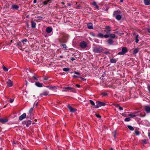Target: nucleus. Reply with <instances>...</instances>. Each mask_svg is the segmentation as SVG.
Segmentation results:
<instances>
[{"label": "nucleus", "mask_w": 150, "mask_h": 150, "mask_svg": "<svg viewBox=\"0 0 150 150\" xmlns=\"http://www.w3.org/2000/svg\"><path fill=\"white\" fill-rule=\"evenodd\" d=\"M67 5L68 6H70L71 5V4L70 3H67Z\"/></svg>", "instance_id": "obj_56"}, {"label": "nucleus", "mask_w": 150, "mask_h": 150, "mask_svg": "<svg viewBox=\"0 0 150 150\" xmlns=\"http://www.w3.org/2000/svg\"><path fill=\"white\" fill-rule=\"evenodd\" d=\"M6 84L8 87H11L13 85V82L10 79H8L7 81Z\"/></svg>", "instance_id": "obj_7"}, {"label": "nucleus", "mask_w": 150, "mask_h": 150, "mask_svg": "<svg viewBox=\"0 0 150 150\" xmlns=\"http://www.w3.org/2000/svg\"><path fill=\"white\" fill-rule=\"evenodd\" d=\"M92 4L96 7L97 9L99 8V6L97 5L95 1H93L92 2Z\"/></svg>", "instance_id": "obj_24"}, {"label": "nucleus", "mask_w": 150, "mask_h": 150, "mask_svg": "<svg viewBox=\"0 0 150 150\" xmlns=\"http://www.w3.org/2000/svg\"><path fill=\"white\" fill-rule=\"evenodd\" d=\"M128 116L131 117L133 118L135 117L136 115L134 113H131L129 114Z\"/></svg>", "instance_id": "obj_25"}, {"label": "nucleus", "mask_w": 150, "mask_h": 150, "mask_svg": "<svg viewBox=\"0 0 150 150\" xmlns=\"http://www.w3.org/2000/svg\"><path fill=\"white\" fill-rule=\"evenodd\" d=\"M14 101V100L10 98L9 100L10 102L11 103H12Z\"/></svg>", "instance_id": "obj_43"}, {"label": "nucleus", "mask_w": 150, "mask_h": 150, "mask_svg": "<svg viewBox=\"0 0 150 150\" xmlns=\"http://www.w3.org/2000/svg\"><path fill=\"white\" fill-rule=\"evenodd\" d=\"M3 69L5 71H7L8 70V69L7 68L5 67L4 66H3Z\"/></svg>", "instance_id": "obj_31"}, {"label": "nucleus", "mask_w": 150, "mask_h": 150, "mask_svg": "<svg viewBox=\"0 0 150 150\" xmlns=\"http://www.w3.org/2000/svg\"><path fill=\"white\" fill-rule=\"evenodd\" d=\"M130 120V119L129 117H127L125 118L124 120L125 122H129Z\"/></svg>", "instance_id": "obj_35"}, {"label": "nucleus", "mask_w": 150, "mask_h": 150, "mask_svg": "<svg viewBox=\"0 0 150 150\" xmlns=\"http://www.w3.org/2000/svg\"><path fill=\"white\" fill-rule=\"evenodd\" d=\"M135 42L136 43H138V42H139L138 39V38H135Z\"/></svg>", "instance_id": "obj_47"}, {"label": "nucleus", "mask_w": 150, "mask_h": 150, "mask_svg": "<svg viewBox=\"0 0 150 150\" xmlns=\"http://www.w3.org/2000/svg\"><path fill=\"white\" fill-rule=\"evenodd\" d=\"M29 81H30L32 83H33L34 82V80H33V79L32 78V79H31V78H30L29 79Z\"/></svg>", "instance_id": "obj_39"}, {"label": "nucleus", "mask_w": 150, "mask_h": 150, "mask_svg": "<svg viewBox=\"0 0 150 150\" xmlns=\"http://www.w3.org/2000/svg\"><path fill=\"white\" fill-rule=\"evenodd\" d=\"M63 89H67L69 90H72L73 89V88L71 87H63Z\"/></svg>", "instance_id": "obj_27"}, {"label": "nucleus", "mask_w": 150, "mask_h": 150, "mask_svg": "<svg viewBox=\"0 0 150 150\" xmlns=\"http://www.w3.org/2000/svg\"><path fill=\"white\" fill-rule=\"evenodd\" d=\"M105 29L106 30H108V31L107 32V33H110L111 30V29L110 26H106L105 27Z\"/></svg>", "instance_id": "obj_22"}, {"label": "nucleus", "mask_w": 150, "mask_h": 150, "mask_svg": "<svg viewBox=\"0 0 150 150\" xmlns=\"http://www.w3.org/2000/svg\"><path fill=\"white\" fill-rule=\"evenodd\" d=\"M28 41V40L27 39H24L21 41V42L23 43V44H25V42H26Z\"/></svg>", "instance_id": "obj_30"}, {"label": "nucleus", "mask_w": 150, "mask_h": 150, "mask_svg": "<svg viewBox=\"0 0 150 150\" xmlns=\"http://www.w3.org/2000/svg\"><path fill=\"white\" fill-rule=\"evenodd\" d=\"M76 87L79 88L80 87V85L79 84H76L75 85Z\"/></svg>", "instance_id": "obj_49"}, {"label": "nucleus", "mask_w": 150, "mask_h": 150, "mask_svg": "<svg viewBox=\"0 0 150 150\" xmlns=\"http://www.w3.org/2000/svg\"><path fill=\"white\" fill-rule=\"evenodd\" d=\"M37 2V0H34L33 2L34 4H35Z\"/></svg>", "instance_id": "obj_53"}, {"label": "nucleus", "mask_w": 150, "mask_h": 150, "mask_svg": "<svg viewBox=\"0 0 150 150\" xmlns=\"http://www.w3.org/2000/svg\"><path fill=\"white\" fill-rule=\"evenodd\" d=\"M147 32L150 33V28H147Z\"/></svg>", "instance_id": "obj_51"}, {"label": "nucleus", "mask_w": 150, "mask_h": 150, "mask_svg": "<svg viewBox=\"0 0 150 150\" xmlns=\"http://www.w3.org/2000/svg\"><path fill=\"white\" fill-rule=\"evenodd\" d=\"M88 28L89 29H92L93 28L92 23H89L87 24Z\"/></svg>", "instance_id": "obj_19"}, {"label": "nucleus", "mask_w": 150, "mask_h": 150, "mask_svg": "<svg viewBox=\"0 0 150 150\" xmlns=\"http://www.w3.org/2000/svg\"><path fill=\"white\" fill-rule=\"evenodd\" d=\"M43 4L44 5H47L48 3L47 2V1H45L43 2Z\"/></svg>", "instance_id": "obj_42"}, {"label": "nucleus", "mask_w": 150, "mask_h": 150, "mask_svg": "<svg viewBox=\"0 0 150 150\" xmlns=\"http://www.w3.org/2000/svg\"><path fill=\"white\" fill-rule=\"evenodd\" d=\"M71 60L72 61H73L74 60H75V59L74 58V57H71Z\"/></svg>", "instance_id": "obj_52"}, {"label": "nucleus", "mask_w": 150, "mask_h": 150, "mask_svg": "<svg viewBox=\"0 0 150 150\" xmlns=\"http://www.w3.org/2000/svg\"><path fill=\"white\" fill-rule=\"evenodd\" d=\"M79 46L82 49H84L86 47L87 44L86 42L83 41L80 42Z\"/></svg>", "instance_id": "obj_4"}, {"label": "nucleus", "mask_w": 150, "mask_h": 150, "mask_svg": "<svg viewBox=\"0 0 150 150\" xmlns=\"http://www.w3.org/2000/svg\"><path fill=\"white\" fill-rule=\"evenodd\" d=\"M144 110L147 113H150V106L146 105L144 107Z\"/></svg>", "instance_id": "obj_8"}, {"label": "nucleus", "mask_w": 150, "mask_h": 150, "mask_svg": "<svg viewBox=\"0 0 150 150\" xmlns=\"http://www.w3.org/2000/svg\"><path fill=\"white\" fill-rule=\"evenodd\" d=\"M35 85L38 87H41L42 86V84L41 83L38 82H36L35 83Z\"/></svg>", "instance_id": "obj_18"}, {"label": "nucleus", "mask_w": 150, "mask_h": 150, "mask_svg": "<svg viewBox=\"0 0 150 150\" xmlns=\"http://www.w3.org/2000/svg\"><path fill=\"white\" fill-rule=\"evenodd\" d=\"M61 4H64V2H61Z\"/></svg>", "instance_id": "obj_59"}, {"label": "nucleus", "mask_w": 150, "mask_h": 150, "mask_svg": "<svg viewBox=\"0 0 150 150\" xmlns=\"http://www.w3.org/2000/svg\"><path fill=\"white\" fill-rule=\"evenodd\" d=\"M31 24L32 28H35L36 27V23L32 21L31 22Z\"/></svg>", "instance_id": "obj_21"}, {"label": "nucleus", "mask_w": 150, "mask_h": 150, "mask_svg": "<svg viewBox=\"0 0 150 150\" xmlns=\"http://www.w3.org/2000/svg\"><path fill=\"white\" fill-rule=\"evenodd\" d=\"M93 51L95 53H100L103 52V49L102 47L98 46L93 47Z\"/></svg>", "instance_id": "obj_2"}, {"label": "nucleus", "mask_w": 150, "mask_h": 150, "mask_svg": "<svg viewBox=\"0 0 150 150\" xmlns=\"http://www.w3.org/2000/svg\"><path fill=\"white\" fill-rule=\"evenodd\" d=\"M95 115L97 117L100 118L101 117L99 115L96 114Z\"/></svg>", "instance_id": "obj_44"}, {"label": "nucleus", "mask_w": 150, "mask_h": 150, "mask_svg": "<svg viewBox=\"0 0 150 150\" xmlns=\"http://www.w3.org/2000/svg\"><path fill=\"white\" fill-rule=\"evenodd\" d=\"M51 0H47V2H49Z\"/></svg>", "instance_id": "obj_58"}, {"label": "nucleus", "mask_w": 150, "mask_h": 150, "mask_svg": "<svg viewBox=\"0 0 150 150\" xmlns=\"http://www.w3.org/2000/svg\"><path fill=\"white\" fill-rule=\"evenodd\" d=\"M107 42L109 45H111L113 43V41L111 39H109L108 40Z\"/></svg>", "instance_id": "obj_20"}, {"label": "nucleus", "mask_w": 150, "mask_h": 150, "mask_svg": "<svg viewBox=\"0 0 150 150\" xmlns=\"http://www.w3.org/2000/svg\"><path fill=\"white\" fill-rule=\"evenodd\" d=\"M63 70L64 71L66 72L69 71L70 70L69 68H64Z\"/></svg>", "instance_id": "obj_29"}, {"label": "nucleus", "mask_w": 150, "mask_h": 150, "mask_svg": "<svg viewBox=\"0 0 150 150\" xmlns=\"http://www.w3.org/2000/svg\"><path fill=\"white\" fill-rule=\"evenodd\" d=\"M119 109L120 110H123V108L121 106H119Z\"/></svg>", "instance_id": "obj_48"}, {"label": "nucleus", "mask_w": 150, "mask_h": 150, "mask_svg": "<svg viewBox=\"0 0 150 150\" xmlns=\"http://www.w3.org/2000/svg\"><path fill=\"white\" fill-rule=\"evenodd\" d=\"M110 150H113V149L112 148H111Z\"/></svg>", "instance_id": "obj_61"}, {"label": "nucleus", "mask_w": 150, "mask_h": 150, "mask_svg": "<svg viewBox=\"0 0 150 150\" xmlns=\"http://www.w3.org/2000/svg\"><path fill=\"white\" fill-rule=\"evenodd\" d=\"M127 52L126 47H124L122 48V51L119 52L118 54L119 55H124Z\"/></svg>", "instance_id": "obj_5"}, {"label": "nucleus", "mask_w": 150, "mask_h": 150, "mask_svg": "<svg viewBox=\"0 0 150 150\" xmlns=\"http://www.w3.org/2000/svg\"><path fill=\"white\" fill-rule=\"evenodd\" d=\"M33 79V80L35 81H37L38 80V78L37 77H36L35 76H33L32 77Z\"/></svg>", "instance_id": "obj_38"}, {"label": "nucleus", "mask_w": 150, "mask_h": 150, "mask_svg": "<svg viewBox=\"0 0 150 150\" xmlns=\"http://www.w3.org/2000/svg\"><path fill=\"white\" fill-rule=\"evenodd\" d=\"M135 133L137 135H139V131L137 130H135Z\"/></svg>", "instance_id": "obj_33"}, {"label": "nucleus", "mask_w": 150, "mask_h": 150, "mask_svg": "<svg viewBox=\"0 0 150 150\" xmlns=\"http://www.w3.org/2000/svg\"><path fill=\"white\" fill-rule=\"evenodd\" d=\"M109 38L110 37L112 38H115V35L114 34H111L110 35H108Z\"/></svg>", "instance_id": "obj_26"}, {"label": "nucleus", "mask_w": 150, "mask_h": 150, "mask_svg": "<svg viewBox=\"0 0 150 150\" xmlns=\"http://www.w3.org/2000/svg\"><path fill=\"white\" fill-rule=\"evenodd\" d=\"M49 92L47 91H45L42 93L40 94V96L41 97H42L43 96H46L48 95Z\"/></svg>", "instance_id": "obj_11"}, {"label": "nucleus", "mask_w": 150, "mask_h": 150, "mask_svg": "<svg viewBox=\"0 0 150 150\" xmlns=\"http://www.w3.org/2000/svg\"><path fill=\"white\" fill-rule=\"evenodd\" d=\"M73 73L74 74H77V75H80V74L79 72H76V71H74Z\"/></svg>", "instance_id": "obj_41"}, {"label": "nucleus", "mask_w": 150, "mask_h": 150, "mask_svg": "<svg viewBox=\"0 0 150 150\" xmlns=\"http://www.w3.org/2000/svg\"><path fill=\"white\" fill-rule=\"evenodd\" d=\"M67 107L69 109L70 112H74L76 111V110L75 108H72L71 106L69 105H68Z\"/></svg>", "instance_id": "obj_9"}, {"label": "nucleus", "mask_w": 150, "mask_h": 150, "mask_svg": "<svg viewBox=\"0 0 150 150\" xmlns=\"http://www.w3.org/2000/svg\"><path fill=\"white\" fill-rule=\"evenodd\" d=\"M98 36L99 38H103L105 37V38H109V36L108 34L103 35L101 33H99L98 34Z\"/></svg>", "instance_id": "obj_6"}, {"label": "nucleus", "mask_w": 150, "mask_h": 150, "mask_svg": "<svg viewBox=\"0 0 150 150\" xmlns=\"http://www.w3.org/2000/svg\"><path fill=\"white\" fill-rule=\"evenodd\" d=\"M19 8V7L17 5H13L11 6V8L13 9H18Z\"/></svg>", "instance_id": "obj_16"}, {"label": "nucleus", "mask_w": 150, "mask_h": 150, "mask_svg": "<svg viewBox=\"0 0 150 150\" xmlns=\"http://www.w3.org/2000/svg\"><path fill=\"white\" fill-rule=\"evenodd\" d=\"M117 60V59L112 58L110 59V62L111 63H115Z\"/></svg>", "instance_id": "obj_14"}, {"label": "nucleus", "mask_w": 150, "mask_h": 150, "mask_svg": "<svg viewBox=\"0 0 150 150\" xmlns=\"http://www.w3.org/2000/svg\"><path fill=\"white\" fill-rule=\"evenodd\" d=\"M80 6H78V7H79Z\"/></svg>", "instance_id": "obj_64"}, {"label": "nucleus", "mask_w": 150, "mask_h": 150, "mask_svg": "<svg viewBox=\"0 0 150 150\" xmlns=\"http://www.w3.org/2000/svg\"><path fill=\"white\" fill-rule=\"evenodd\" d=\"M121 13V12L120 10H118L114 12L113 16L117 20L120 21L122 18V15L120 14Z\"/></svg>", "instance_id": "obj_1"}, {"label": "nucleus", "mask_w": 150, "mask_h": 150, "mask_svg": "<svg viewBox=\"0 0 150 150\" xmlns=\"http://www.w3.org/2000/svg\"><path fill=\"white\" fill-rule=\"evenodd\" d=\"M96 105L94 107L95 108H98L99 107L102 106H105L106 105V104L103 102L99 101H97L96 102Z\"/></svg>", "instance_id": "obj_3"}, {"label": "nucleus", "mask_w": 150, "mask_h": 150, "mask_svg": "<svg viewBox=\"0 0 150 150\" xmlns=\"http://www.w3.org/2000/svg\"><path fill=\"white\" fill-rule=\"evenodd\" d=\"M127 127L130 130L133 131L134 129V128L130 125H128L127 126Z\"/></svg>", "instance_id": "obj_28"}, {"label": "nucleus", "mask_w": 150, "mask_h": 150, "mask_svg": "<svg viewBox=\"0 0 150 150\" xmlns=\"http://www.w3.org/2000/svg\"><path fill=\"white\" fill-rule=\"evenodd\" d=\"M8 120L6 118H0V122L3 123H4L7 122Z\"/></svg>", "instance_id": "obj_10"}, {"label": "nucleus", "mask_w": 150, "mask_h": 150, "mask_svg": "<svg viewBox=\"0 0 150 150\" xmlns=\"http://www.w3.org/2000/svg\"><path fill=\"white\" fill-rule=\"evenodd\" d=\"M120 2H123V0H120Z\"/></svg>", "instance_id": "obj_62"}, {"label": "nucleus", "mask_w": 150, "mask_h": 150, "mask_svg": "<svg viewBox=\"0 0 150 150\" xmlns=\"http://www.w3.org/2000/svg\"><path fill=\"white\" fill-rule=\"evenodd\" d=\"M101 95L102 96H104L107 95L108 94L106 93L103 92L102 93H101Z\"/></svg>", "instance_id": "obj_37"}, {"label": "nucleus", "mask_w": 150, "mask_h": 150, "mask_svg": "<svg viewBox=\"0 0 150 150\" xmlns=\"http://www.w3.org/2000/svg\"><path fill=\"white\" fill-rule=\"evenodd\" d=\"M138 37H139V35H136V36L135 38H138Z\"/></svg>", "instance_id": "obj_54"}, {"label": "nucleus", "mask_w": 150, "mask_h": 150, "mask_svg": "<svg viewBox=\"0 0 150 150\" xmlns=\"http://www.w3.org/2000/svg\"><path fill=\"white\" fill-rule=\"evenodd\" d=\"M52 30V28L51 27H48L46 28V31L48 33H50Z\"/></svg>", "instance_id": "obj_12"}, {"label": "nucleus", "mask_w": 150, "mask_h": 150, "mask_svg": "<svg viewBox=\"0 0 150 150\" xmlns=\"http://www.w3.org/2000/svg\"><path fill=\"white\" fill-rule=\"evenodd\" d=\"M33 110V108H30L29 110V113L30 115H31Z\"/></svg>", "instance_id": "obj_34"}, {"label": "nucleus", "mask_w": 150, "mask_h": 150, "mask_svg": "<svg viewBox=\"0 0 150 150\" xmlns=\"http://www.w3.org/2000/svg\"><path fill=\"white\" fill-rule=\"evenodd\" d=\"M72 77L74 78H76L78 77V76L76 75H74L72 76Z\"/></svg>", "instance_id": "obj_50"}, {"label": "nucleus", "mask_w": 150, "mask_h": 150, "mask_svg": "<svg viewBox=\"0 0 150 150\" xmlns=\"http://www.w3.org/2000/svg\"><path fill=\"white\" fill-rule=\"evenodd\" d=\"M148 89L149 91V93H150V85H149L148 86Z\"/></svg>", "instance_id": "obj_45"}, {"label": "nucleus", "mask_w": 150, "mask_h": 150, "mask_svg": "<svg viewBox=\"0 0 150 150\" xmlns=\"http://www.w3.org/2000/svg\"><path fill=\"white\" fill-rule=\"evenodd\" d=\"M89 102L91 104V105H92L93 106H95V104L94 103V102L92 100H89Z\"/></svg>", "instance_id": "obj_32"}, {"label": "nucleus", "mask_w": 150, "mask_h": 150, "mask_svg": "<svg viewBox=\"0 0 150 150\" xmlns=\"http://www.w3.org/2000/svg\"><path fill=\"white\" fill-rule=\"evenodd\" d=\"M24 122L25 123V124H26V126L28 127L31 124V121L30 120H28L26 121H24Z\"/></svg>", "instance_id": "obj_13"}, {"label": "nucleus", "mask_w": 150, "mask_h": 150, "mask_svg": "<svg viewBox=\"0 0 150 150\" xmlns=\"http://www.w3.org/2000/svg\"><path fill=\"white\" fill-rule=\"evenodd\" d=\"M143 142L144 143H146V141L145 140H144V141H143Z\"/></svg>", "instance_id": "obj_57"}, {"label": "nucleus", "mask_w": 150, "mask_h": 150, "mask_svg": "<svg viewBox=\"0 0 150 150\" xmlns=\"http://www.w3.org/2000/svg\"><path fill=\"white\" fill-rule=\"evenodd\" d=\"M17 45L20 46H22V44L21 42H19L17 43Z\"/></svg>", "instance_id": "obj_40"}, {"label": "nucleus", "mask_w": 150, "mask_h": 150, "mask_svg": "<svg viewBox=\"0 0 150 150\" xmlns=\"http://www.w3.org/2000/svg\"><path fill=\"white\" fill-rule=\"evenodd\" d=\"M12 42V40H11V42Z\"/></svg>", "instance_id": "obj_63"}, {"label": "nucleus", "mask_w": 150, "mask_h": 150, "mask_svg": "<svg viewBox=\"0 0 150 150\" xmlns=\"http://www.w3.org/2000/svg\"><path fill=\"white\" fill-rule=\"evenodd\" d=\"M61 46L63 47L65 49L67 48V47L66 45L64 44H63L61 45Z\"/></svg>", "instance_id": "obj_36"}, {"label": "nucleus", "mask_w": 150, "mask_h": 150, "mask_svg": "<svg viewBox=\"0 0 150 150\" xmlns=\"http://www.w3.org/2000/svg\"><path fill=\"white\" fill-rule=\"evenodd\" d=\"M26 116V114L25 113H24L21 115L19 117V120H22L24 118H25Z\"/></svg>", "instance_id": "obj_15"}, {"label": "nucleus", "mask_w": 150, "mask_h": 150, "mask_svg": "<svg viewBox=\"0 0 150 150\" xmlns=\"http://www.w3.org/2000/svg\"><path fill=\"white\" fill-rule=\"evenodd\" d=\"M144 2L146 5L150 4V0H144Z\"/></svg>", "instance_id": "obj_17"}, {"label": "nucleus", "mask_w": 150, "mask_h": 150, "mask_svg": "<svg viewBox=\"0 0 150 150\" xmlns=\"http://www.w3.org/2000/svg\"><path fill=\"white\" fill-rule=\"evenodd\" d=\"M62 91H64V92H66L67 91L66 90H62Z\"/></svg>", "instance_id": "obj_60"}, {"label": "nucleus", "mask_w": 150, "mask_h": 150, "mask_svg": "<svg viewBox=\"0 0 150 150\" xmlns=\"http://www.w3.org/2000/svg\"><path fill=\"white\" fill-rule=\"evenodd\" d=\"M148 136L149 137V138L150 139V132L148 133Z\"/></svg>", "instance_id": "obj_55"}, {"label": "nucleus", "mask_w": 150, "mask_h": 150, "mask_svg": "<svg viewBox=\"0 0 150 150\" xmlns=\"http://www.w3.org/2000/svg\"><path fill=\"white\" fill-rule=\"evenodd\" d=\"M139 51V49L138 48H137L134 49L133 51V54H136Z\"/></svg>", "instance_id": "obj_23"}, {"label": "nucleus", "mask_w": 150, "mask_h": 150, "mask_svg": "<svg viewBox=\"0 0 150 150\" xmlns=\"http://www.w3.org/2000/svg\"><path fill=\"white\" fill-rule=\"evenodd\" d=\"M104 53L106 54H108L109 53V52L108 51H105L104 52Z\"/></svg>", "instance_id": "obj_46"}]
</instances>
